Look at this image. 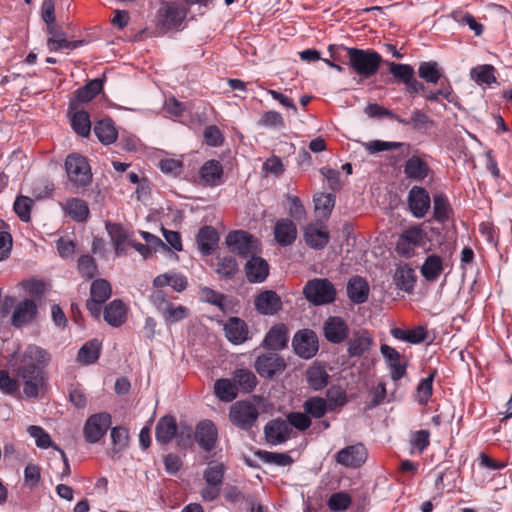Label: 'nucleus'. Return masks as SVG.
Instances as JSON below:
<instances>
[{"instance_id":"23","label":"nucleus","mask_w":512,"mask_h":512,"mask_svg":"<svg viewBox=\"0 0 512 512\" xmlns=\"http://www.w3.org/2000/svg\"><path fill=\"white\" fill-rule=\"evenodd\" d=\"M374 339L367 330H360L353 334L348 342L347 352L351 357H360L373 346Z\"/></svg>"},{"instance_id":"1","label":"nucleus","mask_w":512,"mask_h":512,"mask_svg":"<svg viewBox=\"0 0 512 512\" xmlns=\"http://www.w3.org/2000/svg\"><path fill=\"white\" fill-rule=\"evenodd\" d=\"M51 361L50 353L37 345H28L11 363L15 377L23 382V393L27 398H36L43 387L45 368Z\"/></svg>"},{"instance_id":"63","label":"nucleus","mask_w":512,"mask_h":512,"mask_svg":"<svg viewBox=\"0 0 512 512\" xmlns=\"http://www.w3.org/2000/svg\"><path fill=\"white\" fill-rule=\"evenodd\" d=\"M287 423L290 427H294L300 431H305L311 425V420L307 413L292 412L287 416Z\"/></svg>"},{"instance_id":"10","label":"nucleus","mask_w":512,"mask_h":512,"mask_svg":"<svg viewBox=\"0 0 512 512\" xmlns=\"http://www.w3.org/2000/svg\"><path fill=\"white\" fill-rule=\"evenodd\" d=\"M293 349L297 355L304 359L312 358L318 351V339L312 330L298 331L292 341Z\"/></svg>"},{"instance_id":"37","label":"nucleus","mask_w":512,"mask_h":512,"mask_svg":"<svg viewBox=\"0 0 512 512\" xmlns=\"http://www.w3.org/2000/svg\"><path fill=\"white\" fill-rule=\"evenodd\" d=\"M443 73V69L436 61H424L418 67L419 77L427 83L437 84Z\"/></svg>"},{"instance_id":"56","label":"nucleus","mask_w":512,"mask_h":512,"mask_svg":"<svg viewBox=\"0 0 512 512\" xmlns=\"http://www.w3.org/2000/svg\"><path fill=\"white\" fill-rule=\"evenodd\" d=\"M17 377L13 378L6 370H0V391L6 395H15L19 393L20 384Z\"/></svg>"},{"instance_id":"52","label":"nucleus","mask_w":512,"mask_h":512,"mask_svg":"<svg viewBox=\"0 0 512 512\" xmlns=\"http://www.w3.org/2000/svg\"><path fill=\"white\" fill-rule=\"evenodd\" d=\"M100 355V345L97 341L85 343L78 352V361L84 364L95 362Z\"/></svg>"},{"instance_id":"28","label":"nucleus","mask_w":512,"mask_h":512,"mask_svg":"<svg viewBox=\"0 0 512 512\" xmlns=\"http://www.w3.org/2000/svg\"><path fill=\"white\" fill-rule=\"evenodd\" d=\"M128 307L121 300L111 301L104 309L105 321L113 326L119 327L126 322Z\"/></svg>"},{"instance_id":"17","label":"nucleus","mask_w":512,"mask_h":512,"mask_svg":"<svg viewBox=\"0 0 512 512\" xmlns=\"http://www.w3.org/2000/svg\"><path fill=\"white\" fill-rule=\"evenodd\" d=\"M27 433L34 439L38 448L47 449L51 447L57 450L64 461L65 473L67 475L70 473V467L65 452L52 441L50 435L41 426L30 425L27 428Z\"/></svg>"},{"instance_id":"33","label":"nucleus","mask_w":512,"mask_h":512,"mask_svg":"<svg viewBox=\"0 0 512 512\" xmlns=\"http://www.w3.org/2000/svg\"><path fill=\"white\" fill-rule=\"evenodd\" d=\"M106 230L114 246L115 253L122 255L126 250V246L130 244L125 229L120 224L106 223Z\"/></svg>"},{"instance_id":"39","label":"nucleus","mask_w":512,"mask_h":512,"mask_svg":"<svg viewBox=\"0 0 512 512\" xmlns=\"http://www.w3.org/2000/svg\"><path fill=\"white\" fill-rule=\"evenodd\" d=\"M94 133L98 140L109 145L117 139V130L111 120L98 121L94 126Z\"/></svg>"},{"instance_id":"19","label":"nucleus","mask_w":512,"mask_h":512,"mask_svg":"<svg viewBox=\"0 0 512 512\" xmlns=\"http://www.w3.org/2000/svg\"><path fill=\"white\" fill-rule=\"evenodd\" d=\"M288 327L283 323L273 325L266 333L262 346L269 350H281L288 343Z\"/></svg>"},{"instance_id":"24","label":"nucleus","mask_w":512,"mask_h":512,"mask_svg":"<svg viewBox=\"0 0 512 512\" xmlns=\"http://www.w3.org/2000/svg\"><path fill=\"white\" fill-rule=\"evenodd\" d=\"M324 335L329 342L341 343L348 336V326L342 318L331 316L324 323Z\"/></svg>"},{"instance_id":"27","label":"nucleus","mask_w":512,"mask_h":512,"mask_svg":"<svg viewBox=\"0 0 512 512\" xmlns=\"http://www.w3.org/2000/svg\"><path fill=\"white\" fill-rule=\"evenodd\" d=\"M200 181L204 186L214 187L221 183L223 167L217 160H209L200 168Z\"/></svg>"},{"instance_id":"40","label":"nucleus","mask_w":512,"mask_h":512,"mask_svg":"<svg viewBox=\"0 0 512 512\" xmlns=\"http://www.w3.org/2000/svg\"><path fill=\"white\" fill-rule=\"evenodd\" d=\"M51 37L47 41L50 51H58L61 49H74L78 46L77 42H69L63 32L57 31L55 26L47 27Z\"/></svg>"},{"instance_id":"34","label":"nucleus","mask_w":512,"mask_h":512,"mask_svg":"<svg viewBox=\"0 0 512 512\" xmlns=\"http://www.w3.org/2000/svg\"><path fill=\"white\" fill-rule=\"evenodd\" d=\"M390 333L395 339L411 344H420L425 341L427 336V331L424 326H417L409 330L393 328L391 329Z\"/></svg>"},{"instance_id":"7","label":"nucleus","mask_w":512,"mask_h":512,"mask_svg":"<svg viewBox=\"0 0 512 512\" xmlns=\"http://www.w3.org/2000/svg\"><path fill=\"white\" fill-rule=\"evenodd\" d=\"M186 17V10L178 2H162L157 11V22L165 29L178 27Z\"/></svg>"},{"instance_id":"46","label":"nucleus","mask_w":512,"mask_h":512,"mask_svg":"<svg viewBox=\"0 0 512 512\" xmlns=\"http://www.w3.org/2000/svg\"><path fill=\"white\" fill-rule=\"evenodd\" d=\"M434 218L439 222L446 221L451 213V206L446 195L439 193L433 198Z\"/></svg>"},{"instance_id":"61","label":"nucleus","mask_w":512,"mask_h":512,"mask_svg":"<svg viewBox=\"0 0 512 512\" xmlns=\"http://www.w3.org/2000/svg\"><path fill=\"white\" fill-rule=\"evenodd\" d=\"M237 268L236 260L231 256H225L219 259L217 273L223 278H229L236 273Z\"/></svg>"},{"instance_id":"11","label":"nucleus","mask_w":512,"mask_h":512,"mask_svg":"<svg viewBox=\"0 0 512 512\" xmlns=\"http://www.w3.org/2000/svg\"><path fill=\"white\" fill-rule=\"evenodd\" d=\"M367 450L361 443L347 446L336 454V462L348 468H358L367 459Z\"/></svg>"},{"instance_id":"18","label":"nucleus","mask_w":512,"mask_h":512,"mask_svg":"<svg viewBox=\"0 0 512 512\" xmlns=\"http://www.w3.org/2000/svg\"><path fill=\"white\" fill-rule=\"evenodd\" d=\"M264 431L267 442L278 445L290 438L292 428L286 420L275 419L266 424Z\"/></svg>"},{"instance_id":"5","label":"nucleus","mask_w":512,"mask_h":512,"mask_svg":"<svg viewBox=\"0 0 512 512\" xmlns=\"http://www.w3.org/2000/svg\"><path fill=\"white\" fill-rule=\"evenodd\" d=\"M306 299L314 305L329 304L335 300L336 290L327 279H313L303 289Z\"/></svg>"},{"instance_id":"3","label":"nucleus","mask_w":512,"mask_h":512,"mask_svg":"<svg viewBox=\"0 0 512 512\" xmlns=\"http://www.w3.org/2000/svg\"><path fill=\"white\" fill-rule=\"evenodd\" d=\"M65 168L68 179L76 190L90 184L92 180L91 169L86 158L82 155L73 153L67 156Z\"/></svg>"},{"instance_id":"32","label":"nucleus","mask_w":512,"mask_h":512,"mask_svg":"<svg viewBox=\"0 0 512 512\" xmlns=\"http://www.w3.org/2000/svg\"><path fill=\"white\" fill-rule=\"evenodd\" d=\"M347 293L352 302L362 304L368 299V283L361 277H354L348 282Z\"/></svg>"},{"instance_id":"60","label":"nucleus","mask_w":512,"mask_h":512,"mask_svg":"<svg viewBox=\"0 0 512 512\" xmlns=\"http://www.w3.org/2000/svg\"><path fill=\"white\" fill-rule=\"evenodd\" d=\"M21 286L27 295L34 298H41L46 292V284L42 280H27Z\"/></svg>"},{"instance_id":"48","label":"nucleus","mask_w":512,"mask_h":512,"mask_svg":"<svg viewBox=\"0 0 512 512\" xmlns=\"http://www.w3.org/2000/svg\"><path fill=\"white\" fill-rule=\"evenodd\" d=\"M234 381L244 392L252 391L257 385V379L254 373L247 369H239L234 372Z\"/></svg>"},{"instance_id":"41","label":"nucleus","mask_w":512,"mask_h":512,"mask_svg":"<svg viewBox=\"0 0 512 512\" xmlns=\"http://www.w3.org/2000/svg\"><path fill=\"white\" fill-rule=\"evenodd\" d=\"M214 393L221 401L231 402L237 397V387L230 379H218L214 384Z\"/></svg>"},{"instance_id":"43","label":"nucleus","mask_w":512,"mask_h":512,"mask_svg":"<svg viewBox=\"0 0 512 512\" xmlns=\"http://www.w3.org/2000/svg\"><path fill=\"white\" fill-rule=\"evenodd\" d=\"M307 381L314 390H320L327 385L328 374L325 368L319 364L312 365L307 370Z\"/></svg>"},{"instance_id":"62","label":"nucleus","mask_w":512,"mask_h":512,"mask_svg":"<svg viewBox=\"0 0 512 512\" xmlns=\"http://www.w3.org/2000/svg\"><path fill=\"white\" fill-rule=\"evenodd\" d=\"M224 475V466L219 463L210 464L204 472V479L206 483L215 485H222Z\"/></svg>"},{"instance_id":"45","label":"nucleus","mask_w":512,"mask_h":512,"mask_svg":"<svg viewBox=\"0 0 512 512\" xmlns=\"http://www.w3.org/2000/svg\"><path fill=\"white\" fill-rule=\"evenodd\" d=\"M71 125L77 134L83 137H87L91 131V121L89 114L85 111H76L71 116Z\"/></svg>"},{"instance_id":"6","label":"nucleus","mask_w":512,"mask_h":512,"mask_svg":"<svg viewBox=\"0 0 512 512\" xmlns=\"http://www.w3.org/2000/svg\"><path fill=\"white\" fill-rule=\"evenodd\" d=\"M226 244L231 252L248 257L260 252V242L246 231L236 230L226 237Z\"/></svg>"},{"instance_id":"38","label":"nucleus","mask_w":512,"mask_h":512,"mask_svg":"<svg viewBox=\"0 0 512 512\" xmlns=\"http://www.w3.org/2000/svg\"><path fill=\"white\" fill-rule=\"evenodd\" d=\"M471 79L479 85L491 86L496 83L495 68L492 65H478L470 71Z\"/></svg>"},{"instance_id":"14","label":"nucleus","mask_w":512,"mask_h":512,"mask_svg":"<svg viewBox=\"0 0 512 512\" xmlns=\"http://www.w3.org/2000/svg\"><path fill=\"white\" fill-rule=\"evenodd\" d=\"M329 231L323 222L310 223L304 231V239L308 246L323 249L329 242Z\"/></svg>"},{"instance_id":"12","label":"nucleus","mask_w":512,"mask_h":512,"mask_svg":"<svg viewBox=\"0 0 512 512\" xmlns=\"http://www.w3.org/2000/svg\"><path fill=\"white\" fill-rule=\"evenodd\" d=\"M37 311L36 302L33 299L25 298L14 306L11 324L16 328L30 324L36 318Z\"/></svg>"},{"instance_id":"22","label":"nucleus","mask_w":512,"mask_h":512,"mask_svg":"<svg viewBox=\"0 0 512 512\" xmlns=\"http://www.w3.org/2000/svg\"><path fill=\"white\" fill-rule=\"evenodd\" d=\"M226 338L233 344L239 345L248 339L249 329L246 322L238 317H230L224 324Z\"/></svg>"},{"instance_id":"59","label":"nucleus","mask_w":512,"mask_h":512,"mask_svg":"<svg viewBox=\"0 0 512 512\" xmlns=\"http://www.w3.org/2000/svg\"><path fill=\"white\" fill-rule=\"evenodd\" d=\"M259 125L275 129H282L285 126V122L282 115L279 112L271 110L265 112L261 116L259 120Z\"/></svg>"},{"instance_id":"42","label":"nucleus","mask_w":512,"mask_h":512,"mask_svg":"<svg viewBox=\"0 0 512 512\" xmlns=\"http://www.w3.org/2000/svg\"><path fill=\"white\" fill-rule=\"evenodd\" d=\"M443 271L442 259L437 255H430L426 258L421 267V273L428 281L436 280Z\"/></svg>"},{"instance_id":"29","label":"nucleus","mask_w":512,"mask_h":512,"mask_svg":"<svg viewBox=\"0 0 512 512\" xmlns=\"http://www.w3.org/2000/svg\"><path fill=\"white\" fill-rule=\"evenodd\" d=\"M177 424L172 416H164L159 419L155 428L156 440L161 444L169 443L176 435Z\"/></svg>"},{"instance_id":"50","label":"nucleus","mask_w":512,"mask_h":512,"mask_svg":"<svg viewBox=\"0 0 512 512\" xmlns=\"http://www.w3.org/2000/svg\"><path fill=\"white\" fill-rule=\"evenodd\" d=\"M315 211L322 217H328L335 205V197L332 194L319 193L314 196Z\"/></svg>"},{"instance_id":"2","label":"nucleus","mask_w":512,"mask_h":512,"mask_svg":"<svg viewBox=\"0 0 512 512\" xmlns=\"http://www.w3.org/2000/svg\"><path fill=\"white\" fill-rule=\"evenodd\" d=\"M350 67L360 76L369 78L375 75L382 62L381 55L371 49L346 48Z\"/></svg>"},{"instance_id":"26","label":"nucleus","mask_w":512,"mask_h":512,"mask_svg":"<svg viewBox=\"0 0 512 512\" xmlns=\"http://www.w3.org/2000/svg\"><path fill=\"white\" fill-rule=\"evenodd\" d=\"M195 438L197 443L206 451H210L217 440V429L208 420L200 422L196 427Z\"/></svg>"},{"instance_id":"25","label":"nucleus","mask_w":512,"mask_h":512,"mask_svg":"<svg viewBox=\"0 0 512 512\" xmlns=\"http://www.w3.org/2000/svg\"><path fill=\"white\" fill-rule=\"evenodd\" d=\"M274 236L279 245H291L296 240L297 227L295 223L290 219H279L274 226Z\"/></svg>"},{"instance_id":"16","label":"nucleus","mask_w":512,"mask_h":512,"mask_svg":"<svg viewBox=\"0 0 512 512\" xmlns=\"http://www.w3.org/2000/svg\"><path fill=\"white\" fill-rule=\"evenodd\" d=\"M380 352L388 363L391 379L397 382L406 374V364L402 362L401 354L393 347L382 344Z\"/></svg>"},{"instance_id":"8","label":"nucleus","mask_w":512,"mask_h":512,"mask_svg":"<svg viewBox=\"0 0 512 512\" xmlns=\"http://www.w3.org/2000/svg\"><path fill=\"white\" fill-rule=\"evenodd\" d=\"M111 425V416L106 412L91 415L85 422L83 433L88 443H97Z\"/></svg>"},{"instance_id":"9","label":"nucleus","mask_w":512,"mask_h":512,"mask_svg":"<svg viewBox=\"0 0 512 512\" xmlns=\"http://www.w3.org/2000/svg\"><path fill=\"white\" fill-rule=\"evenodd\" d=\"M231 422L241 429H249L258 418L257 408L245 401H238L230 408Z\"/></svg>"},{"instance_id":"15","label":"nucleus","mask_w":512,"mask_h":512,"mask_svg":"<svg viewBox=\"0 0 512 512\" xmlns=\"http://www.w3.org/2000/svg\"><path fill=\"white\" fill-rule=\"evenodd\" d=\"M408 205L415 217H424L431 205L428 192L419 186L412 187L408 194Z\"/></svg>"},{"instance_id":"21","label":"nucleus","mask_w":512,"mask_h":512,"mask_svg":"<svg viewBox=\"0 0 512 512\" xmlns=\"http://www.w3.org/2000/svg\"><path fill=\"white\" fill-rule=\"evenodd\" d=\"M245 273L249 282L262 283L269 275V264L263 258L253 254L245 264Z\"/></svg>"},{"instance_id":"64","label":"nucleus","mask_w":512,"mask_h":512,"mask_svg":"<svg viewBox=\"0 0 512 512\" xmlns=\"http://www.w3.org/2000/svg\"><path fill=\"white\" fill-rule=\"evenodd\" d=\"M78 269L82 276L92 278L97 272V266L91 256L84 255L78 260Z\"/></svg>"},{"instance_id":"30","label":"nucleus","mask_w":512,"mask_h":512,"mask_svg":"<svg viewBox=\"0 0 512 512\" xmlns=\"http://www.w3.org/2000/svg\"><path fill=\"white\" fill-rule=\"evenodd\" d=\"M219 241L217 231L211 226L201 228L197 234V244L199 250L204 255L211 254Z\"/></svg>"},{"instance_id":"20","label":"nucleus","mask_w":512,"mask_h":512,"mask_svg":"<svg viewBox=\"0 0 512 512\" xmlns=\"http://www.w3.org/2000/svg\"><path fill=\"white\" fill-rule=\"evenodd\" d=\"M256 310L262 315H274L282 308L278 294L271 290L259 293L254 301Z\"/></svg>"},{"instance_id":"54","label":"nucleus","mask_w":512,"mask_h":512,"mask_svg":"<svg viewBox=\"0 0 512 512\" xmlns=\"http://www.w3.org/2000/svg\"><path fill=\"white\" fill-rule=\"evenodd\" d=\"M33 204H34V201L27 196L20 195L15 199V202L13 205L14 211L23 222L30 221V219H31L30 213H31Z\"/></svg>"},{"instance_id":"44","label":"nucleus","mask_w":512,"mask_h":512,"mask_svg":"<svg viewBox=\"0 0 512 512\" xmlns=\"http://www.w3.org/2000/svg\"><path fill=\"white\" fill-rule=\"evenodd\" d=\"M103 88V81L100 79L91 80L84 87L78 89L75 94L77 101L81 103L91 101Z\"/></svg>"},{"instance_id":"53","label":"nucleus","mask_w":512,"mask_h":512,"mask_svg":"<svg viewBox=\"0 0 512 512\" xmlns=\"http://www.w3.org/2000/svg\"><path fill=\"white\" fill-rule=\"evenodd\" d=\"M435 373H431L424 378L418 385L416 391V400L421 405H426L433 393V381Z\"/></svg>"},{"instance_id":"55","label":"nucleus","mask_w":512,"mask_h":512,"mask_svg":"<svg viewBox=\"0 0 512 512\" xmlns=\"http://www.w3.org/2000/svg\"><path fill=\"white\" fill-rule=\"evenodd\" d=\"M111 439L113 453H120L128 446L129 432L124 427H114L111 429Z\"/></svg>"},{"instance_id":"51","label":"nucleus","mask_w":512,"mask_h":512,"mask_svg":"<svg viewBox=\"0 0 512 512\" xmlns=\"http://www.w3.org/2000/svg\"><path fill=\"white\" fill-rule=\"evenodd\" d=\"M387 65L392 76L403 84H406L415 75L413 67L409 64L388 62Z\"/></svg>"},{"instance_id":"35","label":"nucleus","mask_w":512,"mask_h":512,"mask_svg":"<svg viewBox=\"0 0 512 512\" xmlns=\"http://www.w3.org/2000/svg\"><path fill=\"white\" fill-rule=\"evenodd\" d=\"M429 172L427 163L417 156H413L406 161L404 167V173L407 178L422 181L424 180Z\"/></svg>"},{"instance_id":"49","label":"nucleus","mask_w":512,"mask_h":512,"mask_svg":"<svg viewBox=\"0 0 512 512\" xmlns=\"http://www.w3.org/2000/svg\"><path fill=\"white\" fill-rule=\"evenodd\" d=\"M303 408L304 411L312 417L321 418L326 414L328 405L323 398L311 397L304 402Z\"/></svg>"},{"instance_id":"13","label":"nucleus","mask_w":512,"mask_h":512,"mask_svg":"<svg viewBox=\"0 0 512 512\" xmlns=\"http://www.w3.org/2000/svg\"><path fill=\"white\" fill-rule=\"evenodd\" d=\"M284 359L276 353H267L259 356L255 361V369L262 377L271 378L284 371Z\"/></svg>"},{"instance_id":"4","label":"nucleus","mask_w":512,"mask_h":512,"mask_svg":"<svg viewBox=\"0 0 512 512\" xmlns=\"http://www.w3.org/2000/svg\"><path fill=\"white\" fill-rule=\"evenodd\" d=\"M150 301L167 323H175L188 316V309L185 306L171 302L161 290L153 292Z\"/></svg>"},{"instance_id":"57","label":"nucleus","mask_w":512,"mask_h":512,"mask_svg":"<svg viewBox=\"0 0 512 512\" xmlns=\"http://www.w3.org/2000/svg\"><path fill=\"white\" fill-rule=\"evenodd\" d=\"M352 503L351 496L346 492H337L330 496L327 506L331 511L347 510Z\"/></svg>"},{"instance_id":"58","label":"nucleus","mask_w":512,"mask_h":512,"mask_svg":"<svg viewBox=\"0 0 512 512\" xmlns=\"http://www.w3.org/2000/svg\"><path fill=\"white\" fill-rule=\"evenodd\" d=\"M403 242L411 244L413 247L422 246L426 240V233L418 226L406 229L400 236Z\"/></svg>"},{"instance_id":"47","label":"nucleus","mask_w":512,"mask_h":512,"mask_svg":"<svg viewBox=\"0 0 512 512\" xmlns=\"http://www.w3.org/2000/svg\"><path fill=\"white\" fill-rule=\"evenodd\" d=\"M112 289L110 283L105 279H96L90 287L91 299L97 302H105L111 296Z\"/></svg>"},{"instance_id":"36","label":"nucleus","mask_w":512,"mask_h":512,"mask_svg":"<svg viewBox=\"0 0 512 512\" xmlns=\"http://www.w3.org/2000/svg\"><path fill=\"white\" fill-rule=\"evenodd\" d=\"M63 210L75 221H85L89 215V208L87 203L79 198L68 199L62 205Z\"/></svg>"},{"instance_id":"31","label":"nucleus","mask_w":512,"mask_h":512,"mask_svg":"<svg viewBox=\"0 0 512 512\" xmlns=\"http://www.w3.org/2000/svg\"><path fill=\"white\" fill-rule=\"evenodd\" d=\"M153 285L156 288L171 286L175 291L182 292L187 287V279L181 274L169 272L155 277Z\"/></svg>"}]
</instances>
